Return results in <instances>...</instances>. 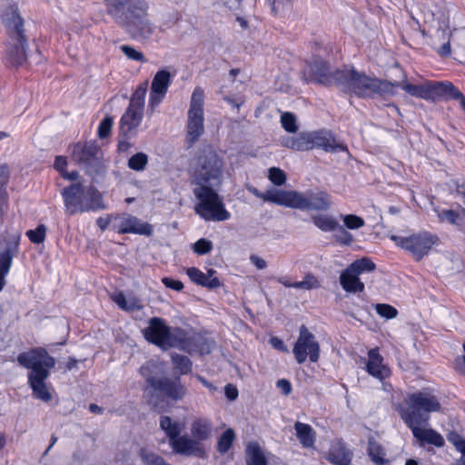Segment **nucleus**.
Masks as SVG:
<instances>
[{"label":"nucleus","instance_id":"nucleus-1","mask_svg":"<svg viewBox=\"0 0 465 465\" xmlns=\"http://www.w3.org/2000/svg\"><path fill=\"white\" fill-rule=\"evenodd\" d=\"M104 3L107 15L134 36L148 38L153 34L145 0H104Z\"/></svg>","mask_w":465,"mask_h":465},{"label":"nucleus","instance_id":"nucleus-2","mask_svg":"<svg viewBox=\"0 0 465 465\" xmlns=\"http://www.w3.org/2000/svg\"><path fill=\"white\" fill-rule=\"evenodd\" d=\"M17 362L24 368L30 369L28 383L35 398L49 401L52 395L48 391L45 380L49 377V370L55 365V360L50 356L45 349L35 348L29 351L22 352L17 356Z\"/></svg>","mask_w":465,"mask_h":465},{"label":"nucleus","instance_id":"nucleus-3","mask_svg":"<svg viewBox=\"0 0 465 465\" xmlns=\"http://www.w3.org/2000/svg\"><path fill=\"white\" fill-rule=\"evenodd\" d=\"M339 88L343 92H351L360 97L394 96L392 82L381 80L360 73L355 69L342 70L339 74Z\"/></svg>","mask_w":465,"mask_h":465},{"label":"nucleus","instance_id":"nucleus-4","mask_svg":"<svg viewBox=\"0 0 465 465\" xmlns=\"http://www.w3.org/2000/svg\"><path fill=\"white\" fill-rule=\"evenodd\" d=\"M61 194L64 199L65 212L70 215L106 208L101 193L94 186L84 188L81 183H74L64 187Z\"/></svg>","mask_w":465,"mask_h":465},{"label":"nucleus","instance_id":"nucleus-5","mask_svg":"<svg viewBox=\"0 0 465 465\" xmlns=\"http://www.w3.org/2000/svg\"><path fill=\"white\" fill-rule=\"evenodd\" d=\"M405 408L401 409V418L405 424L428 423L430 413L440 410L438 398L429 391H417L405 398Z\"/></svg>","mask_w":465,"mask_h":465},{"label":"nucleus","instance_id":"nucleus-6","mask_svg":"<svg viewBox=\"0 0 465 465\" xmlns=\"http://www.w3.org/2000/svg\"><path fill=\"white\" fill-rule=\"evenodd\" d=\"M282 144L294 151H310L314 148L331 153L347 151V147L337 143L331 132L326 130L302 132L296 136L283 138Z\"/></svg>","mask_w":465,"mask_h":465},{"label":"nucleus","instance_id":"nucleus-7","mask_svg":"<svg viewBox=\"0 0 465 465\" xmlns=\"http://www.w3.org/2000/svg\"><path fill=\"white\" fill-rule=\"evenodd\" d=\"M147 82L141 84L131 96L129 105L120 120L119 134L126 139L135 137L144 114Z\"/></svg>","mask_w":465,"mask_h":465},{"label":"nucleus","instance_id":"nucleus-8","mask_svg":"<svg viewBox=\"0 0 465 465\" xmlns=\"http://www.w3.org/2000/svg\"><path fill=\"white\" fill-rule=\"evenodd\" d=\"M193 193L199 201L194 207L195 213L205 221L223 222L231 218V213L213 187H196Z\"/></svg>","mask_w":465,"mask_h":465},{"label":"nucleus","instance_id":"nucleus-9","mask_svg":"<svg viewBox=\"0 0 465 465\" xmlns=\"http://www.w3.org/2000/svg\"><path fill=\"white\" fill-rule=\"evenodd\" d=\"M223 161L211 149L205 150L197 159L193 182L197 187H214L221 183Z\"/></svg>","mask_w":465,"mask_h":465},{"label":"nucleus","instance_id":"nucleus-10","mask_svg":"<svg viewBox=\"0 0 465 465\" xmlns=\"http://www.w3.org/2000/svg\"><path fill=\"white\" fill-rule=\"evenodd\" d=\"M331 205V196L322 190H308L304 193L286 191L284 207L301 211H328Z\"/></svg>","mask_w":465,"mask_h":465},{"label":"nucleus","instance_id":"nucleus-11","mask_svg":"<svg viewBox=\"0 0 465 465\" xmlns=\"http://www.w3.org/2000/svg\"><path fill=\"white\" fill-rule=\"evenodd\" d=\"M375 263L368 258H361L351 263L340 275V284L347 292L356 293L364 291V283L360 274L375 270Z\"/></svg>","mask_w":465,"mask_h":465},{"label":"nucleus","instance_id":"nucleus-12","mask_svg":"<svg viewBox=\"0 0 465 465\" xmlns=\"http://www.w3.org/2000/svg\"><path fill=\"white\" fill-rule=\"evenodd\" d=\"M203 88H194L188 111L187 135L191 143H194L203 133Z\"/></svg>","mask_w":465,"mask_h":465},{"label":"nucleus","instance_id":"nucleus-13","mask_svg":"<svg viewBox=\"0 0 465 465\" xmlns=\"http://www.w3.org/2000/svg\"><path fill=\"white\" fill-rule=\"evenodd\" d=\"M391 240L396 245L410 252L417 261H420L429 253L435 244L437 237L430 232H423L408 237L391 235Z\"/></svg>","mask_w":465,"mask_h":465},{"label":"nucleus","instance_id":"nucleus-14","mask_svg":"<svg viewBox=\"0 0 465 465\" xmlns=\"http://www.w3.org/2000/svg\"><path fill=\"white\" fill-rule=\"evenodd\" d=\"M292 352L299 364L303 363L307 357L310 358L312 362L318 361L320 358V345L315 336L304 325L300 327L299 337L293 346Z\"/></svg>","mask_w":465,"mask_h":465},{"label":"nucleus","instance_id":"nucleus-15","mask_svg":"<svg viewBox=\"0 0 465 465\" xmlns=\"http://www.w3.org/2000/svg\"><path fill=\"white\" fill-rule=\"evenodd\" d=\"M341 72L342 70L339 69L332 70L330 64L322 59H315L309 65L308 81L326 86H339L341 78L339 74Z\"/></svg>","mask_w":465,"mask_h":465},{"label":"nucleus","instance_id":"nucleus-16","mask_svg":"<svg viewBox=\"0 0 465 465\" xmlns=\"http://www.w3.org/2000/svg\"><path fill=\"white\" fill-rule=\"evenodd\" d=\"M113 229L120 234L135 233L145 236H151L153 232L150 223H143L127 213L114 215Z\"/></svg>","mask_w":465,"mask_h":465},{"label":"nucleus","instance_id":"nucleus-17","mask_svg":"<svg viewBox=\"0 0 465 465\" xmlns=\"http://www.w3.org/2000/svg\"><path fill=\"white\" fill-rule=\"evenodd\" d=\"M172 84V75L166 69L159 70L153 76L148 103V111L153 114L162 103Z\"/></svg>","mask_w":465,"mask_h":465},{"label":"nucleus","instance_id":"nucleus-18","mask_svg":"<svg viewBox=\"0 0 465 465\" xmlns=\"http://www.w3.org/2000/svg\"><path fill=\"white\" fill-rule=\"evenodd\" d=\"M143 333L147 341L163 350H167V341L170 333L169 326L163 319L159 317L151 318Z\"/></svg>","mask_w":465,"mask_h":465},{"label":"nucleus","instance_id":"nucleus-19","mask_svg":"<svg viewBox=\"0 0 465 465\" xmlns=\"http://www.w3.org/2000/svg\"><path fill=\"white\" fill-rule=\"evenodd\" d=\"M1 20L10 39H20L25 34L24 19L16 5H8L1 11Z\"/></svg>","mask_w":465,"mask_h":465},{"label":"nucleus","instance_id":"nucleus-20","mask_svg":"<svg viewBox=\"0 0 465 465\" xmlns=\"http://www.w3.org/2000/svg\"><path fill=\"white\" fill-rule=\"evenodd\" d=\"M101 150L94 142L76 143L73 147L72 157L79 164L89 166L96 163L101 157Z\"/></svg>","mask_w":465,"mask_h":465},{"label":"nucleus","instance_id":"nucleus-21","mask_svg":"<svg viewBox=\"0 0 465 465\" xmlns=\"http://www.w3.org/2000/svg\"><path fill=\"white\" fill-rule=\"evenodd\" d=\"M153 389L154 391L163 393L166 397L177 401L183 398L186 394V388L180 381L179 378L171 380L169 378H159L158 381H153Z\"/></svg>","mask_w":465,"mask_h":465},{"label":"nucleus","instance_id":"nucleus-22","mask_svg":"<svg viewBox=\"0 0 465 465\" xmlns=\"http://www.w3.org/2000/svg\"><path fill=\"white\" fill-rule=\"evenodd\" d=\"M428 423L406 424L411 430L413 437L419 441L420 446L425 444L433 445L440 448L444 445L443 437L435 430L423 428Z\"/></svg>","mask_w":465,"mask_h":465},{"label":"nucleus","instance_id":"nucleus-23","mask_svg":"<svg viewBox=\"0 0 465 465\" xmlns=\"http://www.w3.org/2000/svg\"><path fill=\"white\" fill-rule=\"evenodd\" d=\"M27 38L25 34L20 39H10L8 37L5 59L12 66L22 65L26 61Z\"/></svg>","mask_w":465,"mask_h":465},{"label":"nucleus","instance_id":"nucleus-24","mask_svg":"<svg viewBox=\"0 0 465 465\" xmlns=\"http://www.w3.org/2000/svg\"><path fill=\"white\" fill-rule=\"evenodd\" d=\"M393 91L396 93L395 88L400 87L408 93L410 95L424 100H434V85L435 82L427 81L422 84H412L407 82L406 77L401 82H394Z\"/></svg>","mask_w":465,"mask_h":465},{"label":"nucleus","instance_id":"nucleus-25","mask_svg":"<svg viewBox=\"0 0 465 465\" xmlns=\"http://www.w3.org/2000/svg\"><path fill=\"white\" fill-rule=\"evenodd\" d=\"M173 450L183 456L203 457L204 454L203 448L193 438L188 436H181L170 444Z\"/></svg>","mask_w":465,"mask_h":465},{"label":"nucleus","instance_id":"nucleus-26","mask_svg":"<svg viewBox=\"0 0 465 465\" xmlns=\"http://www.w3.org/2000/svg\"><path fill=\"white\" fill-rule=\"evenodd\" d=\"M367 371L373 377L382 381L391 375L390 369L383 364V358L377 348L368 352Z\"/></svg>","mask_w":465,"mask_h":465},{"label":"nucleus","instance_id":"nucleus-27","mask_svg":"<svg viewBox=\"0 0 465 465\" xmlns=\"http://www.w3.org/2000/svg\"><path fill=\"white\" fill-rule=\"evenodd\" d=\"M19 236L14 237L5 242L0 249V276L5 277L12 266L13 258L18 252Z\"/></svg>","mask_w":465,"mask_h":465},{"label":"nucleus","instance_id":"nucleus-28","mask_svg":"<svg viewBox=\"0 0 465 465\" xmlns=\"http://www.w3.org/2000/svg\"><path fill=\"white\" fill-rule=\"evenodd\" d=\"M439 96L459 101L461 108L465 110V95L451 82H435L434 99Z\"/></svg>","mask_w":465,"mask_h":465},{"label":"nucleus","instance_id":"nucleus-29","mask_svg":"<svg viewBox=\"0 0 465 465\" xmlns=\"http://www.w3.org/2000/svg\"><path fill=\"white\" fill-rule=\"evenodd\" d=\"M246 189L249 193L257 198L262 199L264 202H270L280 206H284L286 197L285 190L272 189L265 193H262L252 185H247Z\"/></svg>","mask_w":465,"mask_h":465},{"label":"nucleus","instance_id":"nucleus-30","mask_svg":"<svg viewBox=\"0 0 465 465\" xmlns=\"http://www.w3.org/2000/svg\"><path fill=\"white\" fill-rule=\"evenodd\" d=\"M186 273L193 282L207 289L214 290L222 285L218 278L209 279L208 275L198 268L190 267L187 269Z\"/></svg>","mask_w":465,"mask_h":465},{"label":"nucleus","instance_id":"nucleus-31","mask_svg":"<svg viewBox=\"0 0 465 465\" xmlns=\"http://www.w3.org/2000/svg\"><path fill=\"white\" fill-rule=\"evenodd\" d=\"M212 422L208 419L198 418L192 422L191 433L193 438L199 441L208 440L212 434Z\"/></svg>","mask_w":465,"mask_h":465},{"label":"nucleus","instance_id":"nucleus-32","mask_svg":"<svg viewBox=\"0 0 465 465\" xmlns=\"http://www.w3.org/2000/svg\"><path fill=\"white\" fill-rule=\"evenodd\" d=\"M169 333L170 334L168 335L167 349L175 347L180 348L182 350H187L188 341H190V338L185 330L179 327H169Z\"/></svg>","mask_w":465,"mask_h":465},{"label":"nucleus","instance_id":"nucleus-33","mask_svg":"<svg viewBox=\"0 0 465 465\" xmlns=\"http://www.w3.org/2000/svg\"><path fill=\"white\" fill-rule=\"evenodd\" d=\"M328 459L335 465H350L351 454L342 443L338 442L331 445Z\"/></svg>","mask_w":465,"mask_h":465},{"label":"nucleus","instance_id":"nucleus-34","mask_svg":"<svg viewBox=\"0 0 465 465\" xmlns=\"http://www.w3.org/2000/svg\"><path fill=\"white\" fill-rule=\"evenodd\" d=\"M294 430L302 447L311 448L313 446L315 441V431L311 425L296 421L294 423Z\"/></svg>","mask_w":465,"mask_h":465},{"label":"nucleus","instance_id":"nucleus-35","mask_svg":"<svg viewBox=\"0 0 465 465\" xmlns=\"http://www.w3.org/2000/svg\"><path fill=\"white\" fill-rule=\"evenodd\" d=\"M246 465H267V460L259 443L250 442L246 450Z\"/></svg>","mask_w":465,"mask_h":465},{"label":"nucleus","instance_id":"nucleus-36","mask_svg":"<svg viewBox=\"0 0 465 465\" xmlns=\"http://www.w3.org/2000/svg\"><path fill=\"white\" fill-rule=\"evenodd\" d=\"M159 423L161 429L164 430L169 439V444H172L173 441L181 437L182 428L180 423L173 422L170 417L162 416Z\"/></svg>","mask_w":465,"mask_h":465},{"label":"nucleus","instance_id":"nucleus-37","mask_svg":"<svg viewBox=\"0 0 465 465\" xmlns=\"http://www.w3.org/2000/svg\"><path fill=\"white\" fill-rule=\"evenodd\" d=\"M313 224L325 232H334L339 227V223L327 214H317L312 217Z\"/></svg>","mask_w":465,"mask_h":465},{"label":"nucleus","instance_id":"nucleus-38","mask_svg":"<svg viewBox=\"0 0 465 465\" xmlns=\"http://www.w3.org/2000/svg\"><path fill=\"white\" fill-rule=\"evenodd\" d=\"M112 300L119 306L120 309L127 312H134L141 309L136 298L131 297L127 299L122 292L113 294Z\"/></svg>","mask_w":465,"mask_h":465},{"label":"nucleus","instance_id":"nucleus-39","mask_svg":"<svg viewBox=\"0 0 465 465\" xmlns=\"http://www.w3.org/2000/svg\"><path fill=\"white\" fill-rule=\"evenodd\" d=\"M368 453L373 463L376 465H387L388 460L385 459V451L382 447L374 440H370L368 443Z\"/></svg>","mask_w":465,"mask_h":465},{"label":"nucleus","instance_id":"nucleus-40","mask_svg":"<svg viewBox=\"0 0 465 465\" xmlns=\"http://www.w3.org/2000/svg\"><path fill=\"white\" fill-rule=\"evenodd\" d=\"M171 359L173 368L181 375L188 374L192 371L193 363L187 356L173 352L171 355Z\"/></svg>","mask_w":465,"mask_h":465},{"label":"nucleus","instance_id":"nucleus-41","mask_svg":"<svg viewBox=\"0 0 465 465\" xmlns=\"http://www.w3.org/2000/svg\"><path fill=\"white\" fill-rule=\"evenodd\" d=\"M447 439L461 453L460 458L456 460L451 465H465V439L455 431L450 432Z\"/></svg>","mask_w":465,"mask_h":465},{"label":"nucleus","instance_id":"nucleus-42","mask_svg":"<svg viewBox=\"0 0 465 465\" xmlns=\"http://www.w3.org/2000/svg\"><path fill=\"white\" fill-rule=\"evenodd\" d=\"M235 440V433L232 429L225 430L218 439L217 450L221 454H225L232 447Z\"/></svg>","mask_w":465,"mask_h":465},{"label":"nucleus","instance_id":"nucleus-43","mask_svg":"<svg viewBox=\"0 0 465 465\" xmlns=\"http://www.w3.org/2000/svg\"><path fill=\"white\" fill-rule=\"evenodd\" d=\"M139 455L143 465H170L161 456L146 449H142Z\"/></svg>","mask_w":465,"mask_h":465},{"label":"nucleus","instance_id":"nucleus-44","mask_svg":"<svg viewBox=\"0 0 465 465\" xmlns=\"http://www.w3.org/2000/svg\"><path fill=\"white\" fill-rule=\"evenodd\" d=\"M147 163L148 156L144 153H137L128 160V167L136 172L143 171Z\"/></svg>","mask_w":465,"mask_h":465},{"label":"nucleus","instance_id":"nucleus-45","mask_svg":"<svg viewBox=\"0 0 465 465\" xmlns=\"http://www.w3.org/2000/svg\"><path fill=\"white\" fill-rule=\"evenodd\" d=\"M292 285V288L295 289H303V290H312L316 289L320 287L319 281L316 279L315 276L309 273L306 274L302 281L301 282H294Z\"/></svg>","mask_w":465,"mask_h":465},{"label":"nucleus","instance_id":"nucleus-46","mask_svg":"<svg viewBox=\"0 0 465 465\" xmlns=\"http://www.w3.org/2000/svg\"><path fill=\"white\" fill-rule=\"evenodd\" d=\"M344 225L350 230H356L364 226V220L355 214L341 215Z\"/></svg>","mask_w":465,"mask_h":465},{"label":"nucleus","instance_id":"nucleus-47","mask_svg":"<svg viewBox=\"0 0 465 465\" xmlns=\"http://www.w3.org/2000/svg\"><path fill=\"white\" fill-rule=\"evenodd\" d=\"M281 123L283 129L288 133H296L298 130L296 118L292 113H283L281 116Z\"/></svg>","mask_w":465,"mask_h":465},{"label":"nucleus","instance_id":"nucleus-48","mask_svg":"<svg viewBox=\"0 0 465 465\" xmlns=\"http://www.w3.org/2000/svg\"><path fill=\"white\" fill-rule=\"evenodd\" d=\"M46 227L44 224H40L35 230H29L26 232V235L29 240L36 244L42 243L45 239Z\"/></svg>","mask_w":465,"mask_h":465},{"label":"nucleus","instance_id":"nucleus-49","mask_svg":"<svg viewBox=\"0 0 465 465\" xmlns=\"http://www.w3.org/2000/svg\"><path fill=\"white\" fill-rule=\"evenodd\" d=\"M438 217L440 221H447L450 223L456 225L459 230H462L461 225L460 223V215L457 212L453 210H442Z\"/></svg>","mask_w":465,"mask_h":465},{"label":"nucleus","instance_id":"nucleus-50","mask_svg":"<svg viewBox=\"0 0 465 465\" xmlns=\"http://www.w3.org/2000/svg\"><path fill=\"white\" fill-rule=\"evenodd\" d=\"M269 180L275 185L281 186L286 182L285 173L277 167H271L269 169Z\"/></svg>","mask_w":465,"mask_h":465},{"label":"nucleus","instance_id":"nucleus-51","mask_svg":"<svg viewBox=\"0 0 465 465\" xmlns=\"http://www.w3.org/2000/svg\"><path fill=\"white\" fill-rule=\"evenodd\" d=\"M375 309L377 313L385 319H393L398 315V311L390 304L378 303Z\"/></svg>","mask_w":465,"mask_h":465},{"label":"nucleus","instance_id":"nucleus-52","mask_svg":"<svg viewBox=\"0 0 465 465\" xmlns=\"http://www.w3.org/2000/svg\"><path fill=\"white\" fill-rule=\"evenodd\" d=\"M156 365L153 361H147L140 368L141 375L146 380L147 383L153 388V381H158L159 378L153 376V369Z\"/></svg>","mask_w":465,"mask_h":465},{"label":"nucleus","instance_id":"nucleus-53","mask_svg":"<svg viewBox=\"0 0 465 465\" xmlns=\"http://www.w3.org/2000/svg\"><path fill=\"white\" fill-rule=\"evenodd\" d=\"M121 51L127 56L128 59L137 61V62H145V57L142 52L137 51L134 47L124 45L120 47Z\"/></svg>","mask_w":465,"mask_h":465},{"label":"nucleus","instance_id":"nucleus-54","mask_svg":"<svg viewBox=\"0 0 465 465\" xmlns=\"http://www.w3.org/2000/svg\"><path fill=\"white\" fill-rule=\"evenodd\" d=\"M193 250L199 255L207 254L213 250V242L207 239L202 238L194 242Z\"/></svg>","mask_w":465,"mask_h":465},{"label":"nucleus","instance_id":"nucleus-55","mask_svg":"<svg viewBox=\"0 0 465 465\" xmlns=\"http://www.w3.org/2000/svg\"><path fill=\"white\" fill-rule=\"evenodd\" d=\"M113 123V118L110 116H106L101 121L97 131L99 138L104 139L109 136L111 134Z\"/></svg>","mask_w":465,"mask_h":465},{"label":"nucleus","instance_id":"nucleus-56","mask_svg":"<svg viewBox=\"0 0 465 465\" xmlns=\"http://www.w3.org/2000/svg\"><path fill=\"white\" fill-rule=\"evenodd\" d=\"M336 239L338 242L344 245H350L352 242V235L348 232L343 226L339 224V227L336 229Z\"/></svg>","mask_w":465,"mask_h":465},{"label":"nucleus","instance_id":"nucleus-57","mask_svg":"<svg viewBox=\"0 0 465 465\" xmlns=\"http://www.w3.org/2000/svg\"><path fill=\"white\" fill-rule=\"evenodd\" d=\"M162 282L166 288L180 292L183 289V283L181 281L164 277L162 279Z\"/></svg>","mask_w":465,"mask_h":465},{"label":"nucleus","instance_id":"nucleus-58","mask_svg":"<svg viewBox=\"0 0 465 465\" xmlns=\"http://www.w3.org/2000/svg\"><path fill=\"white\" fill-rule=\"evenodd\" d=\"M9 179V169L7 164L0 163V190H5V185Z\"/></svg>","mask_w":465,"mask_h":465},{"label":"nucleus","instance_id":"nucleus-59","mask_svg":"<svg viewBox=\"0 0 465 465\" xmlns=\"http://www.w3.org/2000/svg\"><path fill=\"white\" fill-rule=\"evenodd\" d=\"M276 387L282 391V393L285 396L291 394L292 392V384L286 379H281L277 381Z\"/></svg>","mask_w":465,"mask_h":465},{"label":"nucleus","instance_id":"nucleus-60","mask_svg":"<svg viewBox=\"0 0 465 465\" xmlns=\"http://www.w3.org/2000/svg\"><path fill=\"white\" fill-rule=\"evenodd\" d=\"M270 4L272 12L277 14L281 7L290 5L291 0H267Z\"/></svg>","mask_w":465,"mask_h":465},{"label":"nucleus","instance_id":"nucleus-61","mask_svg":"<svg viewBox=\"0 0 465 465\" xmlns=\"http://www.w3.org/2000/svg\"><path fill=\"white\" fill-rule=\"evenodd\" d=\"M112 222L114 223V214L107 215L105 217H99L96 220V224L102 231H104Z\"/></svg>","mask_w":465,"mask_h":465},{"label":"nucleus","instance_id":"nucleus-62","mask_svg":"<svg viewBox=\"0 0 465 465\" xmlns=\"http://www.w3.org/2000/svg\"><path fill=\"white\" fill-rule=\"evenodd\" d=\"M67 165L66 158L64 156H56L54 160V168L62 174L65 170Z\"/></svg>","mask_w":465,"mask_h":465},{"label":"nucleus","instance_id":"nucleus-63","mask_svg":"<svg viewBox=\"0 0 465 465\" xmlns=\"http://www.w3.org/2000/svg\"><path fill=\"white\" fill-rule=\"evenodd\" d=\"M270 343L272 344V346L274 349H276L278 351H283V352H288L289 351L288 348L284 344L283 341H282L281 339H279L277 337L271 338Z\"/></svg>","mask_w":465,"mask_h":465},{"label":"nucleus","instance_id":"nucleus-64","mask_svg":"<svg viewBox=\"0 0 465 465\" xmlns=\"http://www.w3.org/2000/svg\"><path fill=\"white\" fill-rule=\"evenodd\" d=\"M225 395L230 401H234L238 397V390L232 384H227L224 388Z\"/></svg>","mask_w":465,"mask_h":465}]
</instances>
